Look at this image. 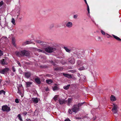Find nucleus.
Here are the masks:
<instances>
[{"label":"nucleus","instance_id":"obj_5","mask_svg":"<svg viewBox=\"0 0 121 121\" xmlns=\"http://www.w3.org/2000/svg\"><path fill=\"white\" fill-rule=\"evenodd\" d=\"M2 110L4 112H9L11 110L10 107H9L6 105L2 106Z\"/></svg>","mask_w":121,"mask_h":121},{"label":"nucleus","instance_id":"obj_55","mask_svg":"<svg viewBox=\"0 0 121 121\" xmlns=\"http://www.w3.org/2000/svg\"><path fill=\"white\" fill-rule=\"evenodd\" d=\"M107 35H108L109 36H107V37L108 38H109L110 37H112V36H111L110 35H109L108 34H107Z\"/></svg>","mask_w":121,"mask_h":121},{"label":"nucleus","instance_id":"obj_40","mask_svg":"<svg viewBox=\"0 0 121 121\" xmlns=\"http://www.w3.org/2000/svg\"><path fill=\"white\" fill-rule=\"evenodd\" d=\"M72 110H71V109H69V111H68V112H69V113L70 114H72Z\"/></svg>","mask_w":121,"mask_h":121},{"label":"nucleus","instance_id":"obj_18","mask_svg":"<svg viewBox=\"0 0 121 121\" xmlns=\"http://www.w3.org/2000/svg\"><path fill=\"white\" fill-rule=\"evenodd\" d=\"M110 99L112 101H114L116 100L115 97L113 95H112L110 97Z\"/></svg>","mask_w":121,"mask_h":121},{"label":"nucleus","instance_id":"obj_42","mask_svg":"<svg viewBox=\"0 0 121 121\" xmlns=\"http://www.w3.org/2000/svg\"><path fill=\"white\" fill-rule=\"evenodd\" d=\"M15 102L17 103H19V101L18 99L17 98L15 99Z\"/></svg>","mask_w":121,"mask_h":121},{"label":"nucleus","instance_id":"obj_38","mask_svg":"<svg viewBox=\"0 0 121 121\" xmlns=\"http://www.w3.org/2000/svg\"><path fill=\"white\" fill-rule=\"evenodd\" d=\"M40 67L42 68H46L47 67V66L46 65H41Z\"/></svg>","mask_w":121,"mask_h":121},{"label":"nucleus","instance_id":"obj_43","mask_svg":"<svg viewBox=\"0 0 121 121\" xmlns=\"http://www.w3.org/2000/svg\"><path fill=\"white\" fill-rule=\"evenodd\" d=\"M45 43L43 41H42L41 42V43H40V45L43 46L44 45H45Z\"/></svg>","mask_w":121,"mask_h":121},{"label":"nucleus","instance_id":"obj_12","mask_svg":"<svg viewBox=\"0 0 121 121\" xmlns=\"http://www.w3.org/2000/svg\"><path fill=\"white\" fill-rule=\"evenodd\" d=\"M32 100L34 103L36 104L38 102L39 99L37 98H32Z\"/></svg>","mask_w":121,"mask_h":121},{"label":"nucleus","instance_id":"obj_30","mask_svg":"<svg viewBox=\"0 0 121 121\" xmlns=\"http://www.w3.org/2000/svg\"><path fill=\"white\" fill-rule=\"evenodd\" d=\"M58 95H55L54 97L53 98V99L56 101V100L57 99V98L58 97Z\"/></svg>","mask_w":121,"mask_h":121},{"label":"nucleus","instance_id":"obj_21","mask_svg":"<svg viewBox=\"0 0 121 121\" xmlns=\"http://www.w3.org/2000/svg\"><path fill=\"white\" fill-rule=\"evenodd\" d=\"M26 87H28L30 86V85L32 84V82H27L26 83Z\"/></svg>","mask_w":121,"mask_h":121},{"label":"nucleus","instance_id":"obj_27","mask_svg":"<svg viewBox=\"0 0 121 121\" xmlns=\"http://www.w3.org/2000/svg\"><path fill=\"white\" fill-rule=\"evenodd\" d=\"M31 43L30 42L28 41H27L25 42H24L22 44L23 45H25L26 44H30Z\"/></svg>","mask_w":121,"mask_h":121},{"label":"nucleus","instance_id":"obj_13","mask_svg":"<svg viewBox=\"0 0 121 121\" xmlns=\"http://www.w3.org/2000/svg\"><path fill=\"white\" fill-rule=\"evenodd\" d=\"M69 62L72 64H73L75 63V60L73 57H71L69 58Z\"/></svg>","mask_w":121,"mask_h":121},{"label":"nucleus","instance_id":"obj_29","mask_svg":"<svg viewBox=\"0 0 121 121\" xmlns=\"http://www.w3.org/2000/svg\"><path fill=\"white\" fill-rule=\"evenodd\" d=\"M34 115H37L38 113V109H36L34 112Z\"/></svg>","mask_w":121,"mask_h":121},{"label":"nucleus","instance_id":"obj_37","mask_svg":"<svg viewBox=\"0 0 121 121\" xmlns=\"http://www.w3.org/2000/svg\"><path fill=\"white\" fill-rule=\"evenodd\" d=\"M54 24H51L49 27L50 29H51L53 28L54 27Z\"/></svg>","mask_w":121,"mask_h":121},{"label":"nucleus","instance_id":"obj_41","mask_svg":"<svg viewBox=\"0 0 121 121\" xmlns=\"http://www.w3.org/2000/svg\"><path fill=\"white\" fill-rule=\"evenodd\" d=\"M12 70L13 72H15L16 71L15 69L13 66L12 67Z\"/></svg>","mask_w":121,"mask_h":121},{"label":"nucleus","instance_id":"obj_52","mask_svg":"<svg viewBox=\"0 0 121 121\" xmlns=\"http://www.w3.org/2000/svg\"><path fill=\"white\" fill-rule=\"evenodd\" d=\"M25 64H26L28 65H30V63L28 62H26L25 63Z\"/></svg>","mask_w":121,"mask_h":121},{"label":"nucleus","instance_id":"obj_50","mask_svg":"<svg viewBox=\"0 0 121 121\" xmlns=\"http://www.w3.org/2000/svg\"><path fill=\"white\" fill-rule=\"evenodd\" d=\"M64 121H71L69 118H67Z\"/></svg>","mask_w":121,"mask_h":121},{"label":"nucleus","instance_id":"obj_9","mask_svg":"<svg viewBox=\"0 0 121 121\" xmlns=\"http://www.w3.org/2000/svg\"><path fill=\"white\" fill-rule=\"evenodd\" d=\"M63 75L65 77H66L70 79L72 78V76L70 74L65 73H62Z\"/></svg>","mask_w":121,"mask_h":121},{"label":"nucleus","instance_id":"obj_39","mask_svg":"<svg viewBox=\"0 0 121 121\" xmlns=\"http://www.w3.org/2000/svg\"><path fill=\"white\" fill-rule=\"evenodd\" d=\"M3 52L0 50V56L3 55Z\"/></svg>","mask_w":121,"mask_h":121},{"label":"nucleus","instance_id":"obj_16","mask_svg":"<svg viewBox=\"0 0 121 121\" xmlns=\"http://www.w3.org/2000/svg\"><path fill=\"white\" fill-rule=\"evenodd\" d=\"M0 63L2 65H7V63L6 62L5 60L4 59H3L0 61Z\"/></svg>","mask_w":121,"mask_h":121},{"label":"nucleus","instance_id":"obj_25","mask_svg":"<svg viewBox=\"0 0 121 121\" xmlns=\"http://www.w3.org/2000/svg\"><path fill=\"white\" fill-rule=\"evenodd\" d=\"M17 117H18L19 120L20 121H23L22 118L21 116V115L20 114H18L17 116Z\"/></svg>","mask_w":121,"mask_h":121},{"label":"nucleus","instance_id":"obj_11","mask_svg":"<svg viewBox=\"0 0 121 121\" xmlns=\"http://www.w3.org/2000/svg\"><path fill=\"white\" fill-rule=\"evenodd\" d=\"M65 103H67V105L69 106H70L71 105V104L72 102V99L71 98H69L67 100H65Z\"/></svg>","mask_w":121,"mask_h":121},{"label":"nucleus","instance_id":"obj_32","mask_svg":"<svg viewBox=\"0 0 121 121\" xmlns=\"http://www.w3.org/2000/svg\"><path fill=\"white\" fill-rule=\"evenodd\" d=\"M37 51H38L39 52H41L42 53H44V51L42 50H40L39 49H37L36 50Z\"/></svg>","mask_w":121,"mask_h":121},{"label":"nucleus","instance_id":"obj_24","mask_svg":"<svg viewBox=\"0 0 121 121\" xmlns=\"http://www.w3.org/2000/svg\"><path fill=\"white\" fill-rule=\"evenodd\" d=\"M70 85L69 84L66 86H64L63 88L65 90H67L68 89L70 86Z\"/></svg>","mask_w":121,"mask_h":121},{"label":"nucleus","instance_id":"obj_56","mask_svg":"<svg viewBox=\"0 0 121 121\" xmlns=\"http://www.w3.org/2000/svg\"><path fill=\"white\" fill-rule=\"evenodd\" d=\"M86 116H85L82 117V119H83L84 118H86Z\"/></svg>","mask_w":121,"mask_h":121},{"label":"nucleus","instance_id":"obj_26","mask_svg":"<svg viewBox=\"0 0 121 121\" xmlns=\"http://www.w3.org/2000/svg\"><path fill=\"white\" fill-rule=\"evenodd\" d=\"M64 48L66 50V51L69 53H70L71 51V50L68 49L67 47H64Z\"/></svg>","mask_w":121,"mask_h":121},{"label":"nucleus","instance_id":"obj_33","mask_svg":"<svg viewBox=\"0 0 121 121\" xmlns=\"http://www.w3.org/2000/svg\"><path fill=\"white\" fill-rule=\"evenodd\" d=\"M11 22L13 24V25H15V20L13 18L12 19V20L11 21Z\"/></svg>","mask_w":121,"mask_h":121},{"label":"nucleus","instance_id":"obj_62","mask_svg":"<svg viewBox=\"0 0 121 121\" xmlns=\"http://www.w3.org/2000/svg\"><path fill=\"white\" fill-rule=\"evenodd\" d=\"M49 74H46V76L47 77H49Z\"/></svg>","mask_w":121,"mask_h":121},{"label":"nucleus","instance_id":"obj_14","mask_svg":"<svg viewBox=\"0 0 121 121\" xmlns=\"http://www.w3.org/2000/svg\"><path fill=\"white\" fill-rule=\"evenodd\" d=\"M37 78H35L34 80L35 82L38 84H40L41 83V81L40 80V79L38 78L37 77Z\"/></svg>","mask_w":121,"mask_h":121},{"label":"nucleus","instance_id":"obj_8","mask_svg":"<svg viewBox=\"0 0 121 121\" xmlns=\"http://www.w3.org/2000/svg\"><path fill=\"white\" fill-rule=\"evenodd\" d=\"M82 67H81L79 69L80 70H82L87 69V65L86 63H83L82 64Z\"/></svg>","mask_w":121,"mask_h":121},{"label":"nucleus","instance_id":"obj_60","mask_svg":"<svg viewBox=\"0 0 121 121\" xmlns=\"http://www.w3.org/2000/svg\"><path fill=\"white\" fill-rule=\"evenodd\" d=\"M19 87H21L22 86V84H21V85H19Z\"/></svg>","mask_w":121,"mask_h":121},{"label":"nucleus","instance_id":"obj_2","mask_svg":"<svg viewBox=\"0 0 121 121\" xmlns=\"http://www.w3.org/2000/svg\"><path fill=\"white\" fill-rule=\"evenodd\" d=\"M85 102L82 103H81L78 104H75L72 107L71 110L72 111L75 113L80 110V108L83 104Z\"/></svg>","mask_w":121,"mask_h":121},{"label":"nucleus","instance_id":"obj_46","mask_svg":"<svg viewBox=\"0 0 121 121\" xmlns=\"http://www.w3.org/2000/svg\"><path fill=\"white\" fill-rule=\"evenodd\" d=\"M101 32L102 33V34L103 35H105V33L102 30H101Z\"/></svg>","mask_w":121,"mask_h":121},{"label":"nucleus","instance_id":"obj_3","mask_svg":"<svg viewBox=\"0 0 121 121\" xmlns=\"http://www.w3.org/2000/svg\"><path fill=\"white\" fill-rule=\"evenodd\" d=\"M56 50V48L52 47L49 46L48 47L45 48V51L48 53H50Z\"/></svg>","mask_w":121,"mask_h":121},{"label":"nucleus","instance_id":"obj_63","mask_svg":"<svg viewBox=\"0 0 121 121\" xmlns=\"http://www.w3.org/2000/svg\"><path fill=\"white\" fill-rule=\"evenodd\" d=\"M92 21L93 22H94V23L95 24H96V23L93 20H92Z\"/></svg>","mask_w":121,"mask_h":121},{"label":"nucleus","instance_id":"obj_4","mask_svg":"<svg viewBox=\"0 0 121 121\" xmlns=\"http://www.w3.org/2000/svg\"><path fill=\"white\" fill-rule=\"evenodd\" d=\"M113 107L112 108V110L114 114H116V115H115L114 116H117L118 115V114H117L118 112V110H117V108L118 107L117 106V104H113Z\"/></svg>","mask_w":121,"mask_h":121},{"label":"nucleus","instance_id":"obj_58","mask_svg":"<svg viewBox=\"0 0 121 121\" xmlns=\"http://www.w3.org/2000/svg\"><path fill=\"white\" fill-rule=\"evenodd\" d=\"M86 4H88L86 0H84Z\"/></svg>","mask_w":121,"mask_h":121},{"label":"nucleus","instance_id":"obj_45","mask_svg":"<svg viewBox=\"0 0 121 121\" xmlns=\"http://www.w3.org/2000/svg\"><path fill=\"white\" fill-rule=\"evenodd\" d=\"M3 1H2L0 2V7H1L3 4Z\"/></svg>","mask_w":121,"mask_h":121},{"label":"nucleus","instance_id":"obj_7","mask_svg":"<svg viewBox=\"0 0 121 121\" xmlns=\"http://www.w3.org/2000/svg\"><path fill=\"white\" fill-rule=\"evenodd\" d=\"M23 74L25 76V77L28 79L30 77L31 75V73L29 72H24Z\"/></svg>","mask_w":121,"mask_h":121},{"label":"nucleus","instance_id":"obj_17","mask_svg":"<svg viewBox=\"0 0 121 121\" xmlns=\"http://www.w3.org/2000/svg\"><path fill=\"white\" fill-rule=\"evenodd\" d=\"M63 68L61 67H57L54 69V70L57 71H61L63 70Z\"/></svg>","mask_w":121,"mask_h":121},{"label":"nucleus","instance_id":"obj_49","mask_svg":"<svg viewBox=\"0 0 121 121\" xmlns=\"http://www.w3.org/2000/svg\"><path fill=\"white\" fill-rule=\"evenodd\" d=\"M17 92L19 94H20V95H22V93L21 91H18V92Z\"/></svg>","mask_w":121,"mask_h":121},{"label":"nucleus","instance_id":"obj_28","mask_svg":"<svg viewBox=\"0 0 121 121\" xmlns=\"http://www.w3.org/2000/svg\"><path fill=\"white\" fill-rule=\"evenodd\" d=\"M52 89L54 91L57 90L58 89V87L57 86H55L54 87H52Z\"/></svg>","mask_w":121,"mask_h":121},{"label":"nucleus","instance_id":"obj_48","mask_svg":"<svg viewBox=\"0 0 121 121\" xmlns=\"http://www.w3.org/2000/svg\"><path fill=\"white\" fill-rule=\"evenodd\" d=\"M76 119H82V117H76Z\"/></svg>","mask_w":121,"mask_h":121},{"label":"nucleus","instance_id":"obj_36","mask_svg":"<svg viewBox=\"0 0 121 121\" xmlns=\"http://www.w3.org/2000/svg\"><path fill=\"white\" fill-rule=\"evenodd\" d=\"M87 6V10L88 12V13H90V9L89 8V5L88 4H86Z\"/></svg>","mask_w":121,"mask_h":121},{"label":"nucleus","instance_id":"obj_64","mask_svg":"<svg viewBox=\"0 0 121 121\" xmlns=\"http://www.w3.org/2000/svg\"><path fill=\"white\" fill-rule=\"evenodd\" d=\"M14 75V74L13 73H11V75L13 76Z\"/></svg>","mask_w":121,"mask_h":121},{"label":"nucleus","instance_id":"obj_54","mask_svg":"<svg viewBox=\"0 0 121 121\" xmlns=\"http://www.w3.org/2000/svg\"><path fill=\"white\" fill-rule=\"evenodd\" d=\"M96 118V116H95V117H94L93 118H92V119L94 121L95 120Z\"/></svg>","mask_w":121,"mask_h":121},{"label":"nucleus","instance_id":"obj_19","mask_svg":"<svg viewBox=\"0 0 121 121\" xmlns=\"http://www.w3.org/2000/svg\"><path fill=\"white\" fill-rule=\"evenodd\" d=\"M112 36L114 37V38L116 39L117 40L119 41H121V39H120V38L117 37V36H116L113 35H112Z\"/></svg>","mask_w":121,"mask_h":121},{"label":"nucleus","instance_id":"obj_35","mask_svg":"<svg viewBox=\"0 0 121 121\" xmlns=\"http://www.w3.org/2000/svg\"><path fill=\"white\" fill-rule=\"evenodd\" d=\"M49 62L52 65H55V63L53 62V61L52 60H50Z\"/></svg>","mask_w":121,"mask_h":121},{"label":"nucleus","instance_id":"obj_34","mask_svg":"<svg viewBox=\"0 0 121 121\" xmlns=\"http://www.w3.org/2000/svg\"><path fill=\"white\" fill-rule=\"evenodd\" d=\"M42 41H41L40 40H36L35 41V42L36 43H39V44H40V43H41V42Z\"/></svg>","mask_w":121,"mask_h":121},{"label":"nucleus","instance_id":"obj_47","mask_svg":"<svg viewBox=\"0 0 121 121\" xmlns=\"http://www.w3.org/2000/svg\"><path fill=\"white\" fill-rule=\"evenodd\" d=\"M78 16V15L77 14H76L74 15L73 17L74 18H76Z\"/></svg>","mask_w":121,"mask_h":121},{"label":"nucleus","instance_id":"obj_23","mask_svg":"<svg viewBox=\"0 0 121 121\" xmlns=\"http://www.w3.org/2000/svg\"><path fill=\"white\" fill-rule=\"evenodd\" d=\"M81 61L80 60H78L77 62L76 65L77 66H80L81 64Z\"/></svg>","mask_w":121,"mask_h":121},{"label":"nucleus","instance_id":"obj_6","mask_svg":"<svg viewBox=\"0 0 121 121\" xmlns=\"http://www.w3.org/2000/svg\"><path fill=\"white\" fill-rule=\"evenodd\" d=\"M9 69L8 68H5L1 70H0V73L4 74L5 73L8 72L9 71Z\"/></svg>","mask_w":121,"mask_h":121},{"label":"nucleus","instance_id":"obj_61","mask_svg":"<svg viewBox=\"0 0 121 121\" xmlns=\"http://www.w3.org/2000/svg\"><path fill=\"white\" fill-rule=\"evenodd\" d=\"M17 90H18V91H20V88L18 87H17Z\"/></svg>","mask_w":121,"mask_h":121},{"label":"nucleus","instance_id":"obj_22","mask_svg":"<svg viewBox=\"0 0 121 121\" xmlns=\"http://www.w3.org/2000/svg\"><path fill=\"white\" fill-rule=\"evenodd\" d=\"M12 42L14 46L15 47H16V45L15 43V41L14 38H12Z\"/></svg>","mask_w":121,"mask_h":121},{"label":"nucleus","instance_id":"obj_10","mask_svg":"<svg viewBox=\"0 0 121 121\" xmlns=\"http://www.w3.org/2000/svg\"><path fill=\"white\" fill-rule=\"evenodd\" d=\"M65 100L63 99H59L58 100V102L59 104H65Z\"/></svg>","mask_w":121,"mask_h":121},{"label":"nucleus","instance_id":"obj_15","mask_svg":"<svg viewBox=\"0 0 121 121\" xmlns=\"http://www.w3.org/2000/svg\"><path fill=\"white\" fill-rule=\"evenodd\" d=\"M73 25L72 23V22H69L67 23L66 24V26L68 28L71 27Z\"/></svg>","mask_w":121,"mask_h":121},{"label":"nucleus","instance_id":"obj_44","mask_svg":"<svg viewBox=\"0 0 121 121\" xmlns=\"http://www.w3.org/2000/svg\"><path fill=\"white\" fill-rule=\"evenodd\" d=\"M17 64L18 65H19L21 67L22 65L19 62V61H17Z\"/></svg>","mask_w":121,"mask_h":121},{"label":"nucleus","instance_id":"obj_51","mask_svg":"<svg viewBox=\"0 0 121 121\" xmlns=\"http://www.w3.org/2000/svg\"><path fill=\"white\" fill-rule=\"evenodd\" d=\"M27 114V112H24L23 113V114L24 116H26Z\"/></svg>","mask_w":121,"mask_h":121},{"label":"nucleus","instance_id":"obj_20","mask_svg":"<svg viewBox=\"0 0 121 121\" xmlns=\"http://www.w3.org/2000/svg\"><path fill=\"white\" fill-rule=\"evenodd\" d=\"M46 81L47 83L49 84L52 83L53 82V81L51 79L47 80Z\"/></svg>","mask_w":121,"mask_h":121},{"label":"nucleus","instance_id":"obj_31","mask_svg":"<svg viewBox=\"0 0 121 121\" xmlns=\"http://www.w3.org/2000/svg\"><path fill=\"white\" fill-rule=\"evenodd\" d=\"M5 92L3 90H2L0 91V94H1L2 93L4 95H5Z\"/></svg>","mask_w":121,"mask_h":121},{"label":"nucleus","instance_id":"obj_1","mask_svg":"<svg viewBox=\"0 0 121 121\" xmlns=\"http://www.w3.org/2000/svg\"><path fill=\"white\" fill-rule=\"evenodd\" d=\"M15 53L17 56L21 57L26 56H28L30 54V52L29 51L25 50H20L19 51H16Z\"/></svg>","mask_w":121,"mask_h":121},{"label":"nucleus","instance_id":"obj_59","mask_svg":"<svg viewBox=\"0 0 121 121\" xmlns=\"http://www.w3.org/2000/svg\"><path fill=\"white\" fill-rule=\"evenodd\" d=\"M45 91H48V88L46 89H45Z\"/></svg>","mask_w":121,"mask_h":121},{"label":"nucleus","instance_id":"obj_53","mask_svg":"<svg viewBox=\"0 0 121 121\" xmlns=\"http://www.w3.org/2000/svg\"><path fill=\"white\" fill-rule=\"evenodd\" d=\"M26 121H31V120L30 119L27 118L26 119Z\"/></svg>","mask_w":121,"mask_h":121},{"label":"nucleus","instance_id":"obj_57","mask_svg":"<svg viewBox=\"0 0 121 121\" xmlns=\"http://www.w3.org/2000/svg\"><path fill=\"white\" fill-rule=\"evenodd\" d=\"M74 80H75L76 79V78H75V77H73L72 76V78Z\"/></svg>","mask_w":121,"mask_h":121}]
</instances>
